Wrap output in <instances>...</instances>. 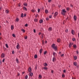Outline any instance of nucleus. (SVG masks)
Segmentation results:
<instances>
[{"label":"nucleus","instance_id":"obj_1","mask_svg":"<svg viewBox=\"0 0 79 79\" xmlns=\"http://www.w3.org/2000/svg\"><path fill=\"white\" fill-rule=\"evenodd\" d=\"M51 47L54 50H55V51H56L58 50V48H57V46H55V44H53L52 46Z\"/></svg>","mask_w":79,"mask_h":79},{"label":"nucleus","instance_id":"obj_2","mask_svg":"<svg viewBox=\"0 0 79 79\" xmlns=\"http://www.w3.org/2000/svg\"><path fill=\"white\" fill-rule=\"evenodd\" d=\"M66 13V11L65 10V9H62V11L61 12V14L63 16L65 15V14Z\"/></svg>","mask_w":79,"mask_h":79},{"label":"nucleus","instance_id":"obj_3","mask_svg":"<svg viewBox=\"0 0 79 79\" xmlns=\"http://www.w3.org/2000/svg\"><path fill=\"white\" fill-rule=\"evenodd\" d=\"M57 15H58V12H56L54 13V18H56V16H57Z\"/></svg>","mask_w":79,"mask_h":79},{"label":"nucleus","instance_id":"obj_4","mask_svg":"<svg viewBox=\"0 0 79 79\" xmlns=\"http://www.w3.org/2000/svg\"><path fill=\"white\" fill-rule=\"evenodd\" d=\"M5 53H2V54L1 55V57H2V58H4V57H5Z\"/></svg>","mask_w":79,"mask_h":79},{"label":"nucleus","instance_id":"obj_5","mask_svg":"<svg viewBox=\"0 0 79 79\" xmlns=\"http://www.w3.org/2000/svg\"><path fill=\"white\" fill-rule=\"evenodd\" d=\"M74 44L73 43H70L69 44V48H71V46H72V45H73Z\"/></svg>","mask_w":79,"mask_h":79},{"label":"nucleus","instance_id":"obj_6","mask_svg":"<svg viewBox=\"0 0 79 79\" xmlns=\"http://www.w3.org/2000/svg\"><path fill=\"white\" fill-rule=\"evenodd\" d=\"M20 45L18 43V45L16 46V48L17 49H19L20 48Z\"/></svg>","mask_w":79,"mask_h":79},{"label":"nucleus","instance_id":"obj_7","mask_svg":"<svg viewBox=\"0 0 79 79\" xmlns=\"http://www.w3.org/2000/svg\"><path fill=\"white\" fill-rule=\"evenodd\" d=\"M48 31H52V27H50L48 28Z\"/></svg>","mask_w":79,"mask_h":79},{"label":"nucleus","instance_id":"obj_8","mask_svg":"<svg viewBox=\"0 0 79 79\" xmlns=\"http://www.w3.org/2000/svg\"><path fill=\"white\" fill-rule=\"evenodd\" d=\"M33 75V73L30 72L29 73V76H31V77H32V76Z\"/></svg>","mask_w":79,"mask_h":79},{"label":"nucleus","instance_id":"obj_9","mask_svg":"<svg viewBox=\"0 0 79 79\" xmlns=\"http://www.w3.org/2000/svg\"><path fill=\"white\" fill-rule=\"evenodd\" d=\"M71 33H72V34L74 35V31L73 29L72 30Z\"/></svg>","mask_w":79,"mask_h":79},{"label":"nucleus","instance_id":"obj_10","mask_svg":"<svg viewBox=\"0 0 79 79\" xmlns=\"http://www.w3.org/2000/svg\"><path fill=\"white\" fill-rule=\"evenodd\" d=\"M55 61H56V58L55 57V56H54L52 59V61L54 62Z\"/></svg>","mask_w":79,"mask_h":79},{"label":"nucleus","instance_id":"obj_11","mask_svg":"<svg viewBox=\"0 0 79 79\" xmlns=\"http://www.w3.org/2000/svg\"><path fill=\"white\" fill-rule=\"evenodd\" d=\"M31 71H32V69H31V68L30 67L28 69V71L29 72H31Z\"/></svg>","mask_w":79,"mask_h":79},{"label":"nucleus","instance_id":"obj_12","mask_svg":"<svg viewBox=\"0 0 79 79\" xmlns=\"http://www.w3.org/2000/svg\"><path fill=\"white\" fill-rule=\"evenodd\" d=\"M23 10H25V11H27V8L25 7H23Z\"/></svg>","mask_w":79,"mask_h":79},{"label":"nucleus","instance_id":"obj_13","mask_svg":"<svg viewBox=\"0 0 79 79\" xmlns=\"http://www.w3.org/2000/svg\"><path fill=\"white\" fill-rule=\"evenodd\" d=\"M38 77L39 79H42V76H41V75H39Z\"/></svg>","mask_w":79,"mask_h":79},{"label":"nucleus","instance_id":"obj_14","mask_svg":"<svg viewBox=\"0 0 79 79\" xmlns=\"http://www.w3.org/2000/svg\"><path fill=\"white\" fill-rule=\"evenodd\" d=\"M43 20H42V19H41L39 21V23H43Z\"/></svg>","mask_w":79,"mask_h":79},{"label":"nucleus","instance_id":"obj_15","mask_svg":"<svg viewBox=\"0 0 79 79\" xmlns=\"http://www.w3.org/2000/svg\"><path fill=\"white\" fill-rule=\"evenodd\" d=\"M5 13H6L7 14H8V13H9V10H5Z\"/></svg>","mask_w":79,"mask_h":79},{"label":"nucleus","instance_id":"obj_16","mask_svg":"<svg viewBox=\"0 0 79 79\" xmlns=\"http://www.w3.org/2000/svg\"><path fill=\"white\" fill-rule=\"evenodd\" d=\"M11 30L13 31L14 29V27L13 25H11Z\"/></svg>","mask_w":79,"mask_h":79},{"label":"nucleus","instance_id":"obj_17","mask_svg":"<svg viewBox=\"0 0 79 79\" xmlns=\"http://www.w3.org/2000/svg\"><path fill=\"white\" fill-rule=\"evenodd\" d=\"M76 16L75 15H74V21H76V18H77Z\"/></svg>","mask_w":79,"mask_h":79},{"label":"nucleus","instance_id":"obj_18","mask_svg":"<svg viewBox=\"0 0 79 79\" xmlns=\"http://www.w3.org/2000/svg\"><path fill=\"white\" fill-rule=\"evenodd\" d=\"M53 56H56V53H55V52H53Z\"/></svg>","mask_w":79,"mask_h":79},{"label":"nucleus","instance_id":"obj_19","mask_svg":"<svg viewBox=\"0 0 79 79\" xmlns=\"http://www.w3.org/2000/svg\"><path fill=\"white\" fill-rule=\"evenodd\" d=\"M73 48H76L77 47V46H76V45H73Z\"/></svg>","mask_w":79,"mask_h":79},{"label":"nucleus","instance_id":"obj_20","mask_svg":"<svg viewBox=\"0 0 79 79\" xmlns=\"http://www.w3.org/2000/svg\"><path fill=\"white\" fill-rule=\"evenodd\" d=\"M34 21L35 22H37L38 20L37 19H34Z\"/></svg>","mask_w":79,"mask_h":79},{"label":"nucleus","instance_id":"obj_21","mask_svg":"<svg viewBox=\"0 0 79 79\" xmlns=\"http://www.w3.org/2000/svg\"><path fill=\"white\" fill-rule=\"evenodd\" d=\"M77 56H74V60H76V59H77Z\"/></svg>","mask_w":79,"mask_h":79},{"label":"nucleus","instance_id":"obj_22","mask_svg":"<svg viewBox=\"0 0 79 79\" xmlns=\"http://www.w3.org/2000/svg\"><path fill=\"white\" fill-rule=\"evenodd\" d=\"M16 60L17 62V63H19V60H18V59L17 58L16 59Z\"/></svg>","mask_w":79,"mask_h":79},{"label":"nucleus","instance_id":"obj_23","mask_svg":"<svg viewBox=\"0 0 79 79\" xmlns=\"http://www.w3.org/2000/svg\"><path fill=\"white\" fill-rule=\"evenodd\" d=\"M48 65V64H47V63H44V66H47Z\"/></svg>","mask_w":79,"mask_h":79},{"label":"nucleus","instance_id":"obj_24","mask_svg":"<svg viewBox=\"0 0 79 79\" xmlns=\"http://www.w3.org/2000/svg\"><path fill=\"white\" fill-rule=\"evenodd\" d=\"M57 42H60V39L59 38L57 39Z\"/></svg>","mask_w":79,"mask_h":79},{"label":"nucleus","instance_id":"obj_25","mask_svg":"<svg viewBox=\"0 0 79 79\" xmlns=\"http://www.w3.org/2000/svg\"><path fill=\"white\" fill-rule=\"evenodd\" d=\"M48 13V10H45V13L47 14Z\"/></svg>","mask_w":79,"mask_h":79},{"label":"nucleus","instance_id":"obj_26","mask_svg":"<svg viewBox=\"0 0 79 79\" xmlns=\"http://www.w3.org/2000/svg\"><path fill=\"white\" fill-rule=\"evenodd\" d=\"M70 8L69 7H67L66 8V10L67 11H69V10Z\"/></svg>","mask_w":79,"mask_h":79},{"label":"nucleus","instance_id":"obj_27","mask_svg":"<svg viewBox=\"0 0 79 79\" xmlns=\"http://www.w3.org/2000/svg\"><path fill=\"white\" fill-rule=\"evenodd\" d=\"M24 5L26 6H27V3H25L24 4Z\"/></svg>","mask_w":79,"mask_h":79},{"label":"nucleus","instance_id":"obj_28","mask_svg":"<svg viewBox=\"0 0 79 79\" xmlns=\"http://www.w3.org/2000/svg\"><path fill=\"white\" fill-rule=\"evenodd\" d=\"M73 64L74 65V66L77 65V64L76 63V62H74L73 63Z\"/></svg>","mask_w":79,"mask_h":79},{"label":"nucleus","instance_id":"obj_29","mask_svg":"<svg viewBox=\"0 0 79 79\" xmlns=\"http://www.w3.org/2000/svg\"><path fill=\"white\" fill-rule=\"evenodd\" d=\"M35 58H37V55H35L34 56Z\"/></svg>","mask_w":79,"mask_h":79},{"label":"nucleus","instance_id":"obj_30","mask_svg":"<svg viewBox=\"0 0 79 79\" xmlns=\"http://www.w3.org/2000/svg\"><path fill=\"white\" fill-rule=\"evenodd\" d=\"M42 52V49H41L40 50V53H41Z\"/></svg>","mask_w":79,"mask_h":79},{"label":"nucleus","instance_id":"obj_31","mask_svg":"<svg viewBox=\"0 0 79 79\" xmlns=\"http://www.w3.org/2000/svg\"><path fill=\"white\" fill-rule=\"evenodd\" d=\"M22 32H23L24 33L25 32V30H24V29H22Z\"/></svg>","mask_w":79,"mask_h":79},{"label":"nucleus","instance_id":"obj_32","mask_svg":"<svg viewBox=\"0 0 79 79\" xmlns=\"http://www.w3.org/2000/svg\"><path fill=\"white\" fill-rule=\"evenodd\" d=\"M28 77V76H27V75H26L25 77V79H27Z\"/></svg>","mask_w":79,"mask_h":79},{"label":"nucleus","instance_id":"obj_33","mask_svg":"<svg viewBox=\"0 0 79 79\" xmlns=\"http://www.w3.org/2000/svg\"><path fill=\"white\" fill-rule=\"evenodd\" d=\"M6 48H8V44H6Z\"/></svg>","mask_w":79,"mask_h":79},{"label":"nucleus","instance_id":"obj_34","mask_svg":"<svg viewBox=\"0 0 79 79\" xmlns=\"http://www.w3.org/2000/svg\"><path fill=\"white\" fill-rule=\"evenodd\" d=\"M46 21H48L49 20V18L48 17H47L46 19Z\"/></svg>","mask_w":79,"mask_h":79},{"label":"nucleus","instance_id":"obj_35","mask_svg":"<svg viewBox=\"0 0 79 79\" xmlns=\"http://www.w3.org/2000/svg\"><path fill=\"white\" fill-rule=\"evenodd\" d=\"M24 39H27V36H25Z\"/></svg>","mask_w":79,"mask_h":79},{"label":"nucleus","instance_id":"obj_36","mask_svg":"<svg viewBox=\"0 0 79 79\" xmlns=\"http://www.w3.org/2000/svg\"><path fill=\"white\" fill-rule=\"evenodd\" d=\"M62 77H65V75H64V74H62Z\"/></svg>","mask_w":79,"mask_h":79},{"label":"nucleus","instance_id":"obj_37","mask_svg":"<svg viewBox=\"0 0 79 79\" xmlns=\"http://www.w3.org/2000/svg\"><path fill=\"white\" fill-rule=\"evenodd\" d=\"M64 56V54H62L60 55V56H61V57Z\"/></svg>","mask_w":79,"mask_h":79},{"label":"nucleus","instance_id":"obj_38","mask_svg":"<svg viewBox=\"0 0 79 79\" xmlns=\"http://www.w3.org/2000/svg\"><path fill=\"white\" fill-rule=\"evenodd\" d=\"M21 16L22 18H23V14H22L21 15Z\"/></svg>","mask_w":79,"mask_h":79},{"label":"nucleus","instance_id":"obj_39","mask_svg":"<svg viewBox=\"0 0 79 79\" xmlns=\"http://www.w3.org/2000/svg\"><path fill=\"white\" fill-rule=\"evenodd\" d=\"M12 36L14 37H15V35L14 34H12Z\"/></svg>","mask_w":79,"mask_h":79},{"label":"nucleus","instance_id":"obj_40","mask_svg":"<svg viewBox=\"0 0 79 79\" xmlns=\"http://www.w3.org/2000/svg\"><path fill=\"white\" fill-rule=\"evenodd\" d=\"M40 9H38V13H39V12H40Z\"/></svg>","mask_w":79,"mask_h":79},{"label":"nucleus","instance_id":"obj_41","mask_svg":"<svg viewBox=\"0 0 79 79\" xmlns=\"http://www.w3.org/2000/svg\"><path fill=\"white\" fill-rule=\"evenodd\" d=\"M16 21H19V19L18 18H17L16 19Z\"/></svg>","mask_w":79,"mask_h":79},{"label":"nucleus","instance_id":"obj_42","mask_svg":"<svg viewBox=\"0 0 79 79\" xmlns=\"http://www.w3.org/2000/svg\"><path fill=\"white\" fill-rule=\"evenodd\" d=\"M28 26V25H27V24H26L25 25V27H27V26Z\"/></svg>","mask_w":79,"mask_h":79},{"label":"nucleus","instance_id":"obj_43","mask_svg":"<svg viewBox=\"0 0 79 79\" xmlns=\"http://www.w3.org/2000/svg\"><path fill=\"white\" fill-rule=\"evenodd\" d=\"M17 76H19V73H18Z\"/></svg>","mask_w":79,"mask_h":79},{"label":"nucleus","instance_id":"obj_44","mask_svg":"<svg viewBox=\"0 0 79 79\" xmlns=\"http://www.w3.org/2000/svg\"><path fill=\"white\" fill-rule=\"evenodd\" d=\"M44 69H46V70H47V67H44Z\"/></svg>","mask_w":79,"mask_h":79},{"label":"nucleus","instance_id":"obj_45","mask_svg":"<svg viewBox=\"0 0 79 79\" xmlns=\"http://www.w3.org/2000/svg\"><path fill=\"white\" fill-rule=\"evenodd\" d=\"M5 59H3L2 60V62L3 63L4 62V61H5Z\"/></svg>","mask_w":79,"mask_h":79},{"label":"nucleus","instance_id":"obj_46","mask_svg":"<svg viewBox=\"0 0 79 79\" xmlns=\"http://www.w3.org/2000/svg\"><path fill=\"white\" fill-rule=\"evenodd\" d=\"M2 64V61L0 60V64Z\"/></svg>","mask_w":79,"mask_h":79},{"label":"nucleus","instance_id":"obj_47","mask_svg":"<svg viewBox=\"0 0 79 79\" xmlns=\"http://www.w3.org/2000/svg\"><path fill=\"white\" fill-rule=\"evenodd\" d=\"M65 32H68V29L66 30Z\"/></svg>","mask_w":79,"mask_h":79},{"label":"nucleus","instance_id":"obj_48","mask_svg":"<svg viewBox=\"0 0 79 79\" xmlns=\"http://www.w3.org/2000/svg\"><path fill=\"white\" fill-rule=\"evenodd\" d=\"M31 11H32V12H34V11H35V10H34L32 9L31 10Z\"/></svg>","mask_w":79,"mask_h":79},{"label":"nucleus","instance_id":"obj_49","mask_svg":"<svg viewBox=\"0 0 79 79\" xmlns=\"http://www.w3.org/2000/svg\"><path fill=\"white\" fill-rule=\"evenodd\" d=\"M46 53H47V52H46V51H45V52H44V55H45V54H46Z\"/></svg>","mask_w":79,"mask_h":79},{"label":"nucleus","instance_id":"obj_50","mask_svg":"<svg viewBox=\"0 0 79 79\" xmlns=\"http://www.w3.org/2000/svg\"><path fill=\"white\" fill-rule=\"evenodd\" d=\"M72 40H73V41H75V39L74 38H73L72 39Z\"/></svg>","mask_w":79,"mask_h":79},{"label":"nucleus","instance_id":"obj_51","mask_svg":"<svg viewBox=\"0 0 79 79\" xmlns=\"http://www.w3.org/2000/svg\"><path fill=\"white\" fill-rule=\"evenodd\" d=\"M12 54H14V51H12Z\"/></svg>","mask_w":79,"mask_h":79},{"label":"nucleus","instance_id":"obj_52","mask_svg":"<svg viewBox=\"0 0 79 79\" xmlns=\"http://www.w3.org/2000/svg\"><path fill=\"white\" fill-rule=\"evenodd\" d=\"M76 53L77 54H79V52H78V51H77L76 52Z\"/></svg>","mask_w":79,"mask_h":79},{"label":"nucleus","instance_id":"obj_53","mask_svg":"<svg viewBox=\"0 0 79 79\" xmlns=\"http://www.w3.org/2000/svg\"><path fill=\"white\" fill-rule=\"evenodd\" d=\"M34 33H35V30H34Z\"/></svg>","mask_w":79,"mask_h":79},{"label":"nucleus","instance_id":"obj_54","mask_svg":"<svg viewBox=\"0 0 79 79\" xmlns=\"http://www.w3.org/2000/svg\"><path fill=\"white\" fill-rule=\"evenodd\" d=\"M70 6H71V7H73V5H72V4H70Z\"/></svg>","mask_w":79,"mask_h":79},{"label":"nucleus","instance_id":"obj_55","mask_svg":"<svg viewBox=\"0 0 79 79\" xmlns=\"http://www.w3.org/2000/svg\"><path fill=\"white\" fill-rule=\"evenodd\" d=\"M52 15H50V16H49V18H52Z\"/></svg>","mask_w":79,"mask_h":79},{"label":"nucleus","instance_id":"obj_56","mask_svg":"<svg viewBox=\"0 0 79 79\" xmlns=\"http://www.w3.org/2000/svg\"><path fill=\"white\" fill-rule=\"evenodd\" d=\"M63 72L64 73H65V72H66V70H64L63 71Z\"/></svg>","mask_w":79,"mask_h":79},{"label":"nucleus","instance_id":"obj_57","mask_svg":"<svg viewBox=\"0 0 79 79\" xmlns=\"http://www.w3.org/2000/svg\"><path fill=\"white\" fill-rule=\"evenodd\" d=\"M51 73H53V70H51Z\"/></svg>","mask_w":79,"mask_h":79},{"label":"nucleus","instance_id":"obj_58","mask_svg":"<svg viewBox=\"0 0 79 79\" xmlns=\"http://www.w3.org/2000/svg\"><path fill=\"white\" fill-rule=\"evenodd\" d=\"M72 79H76V78H75V77H73Z\"/></svg>","mask_w":79,"mask_h":79},{"label":"nucleus","instance_id":"obj_59","mask_svg":"<svg viewBox=\"0 0 79 79\" xmlns=\"http://www.w3.org/2000/svg\"><path fill=\"white\" fill-rule=\"evenodd\" d=\"M26 16V14H24V16Z\"/></svg>","mask_w":79,"mask_h":79},{"label":"nucleus","instance_id":"obj_60","mask_svg":"<svg viewBox=\"0 0 79 79\" xmlns=\"http://www.w3.org/2000/svg\"><path fill=\"white\" fill-rule=\"evenodd\" d=\"M41 36H42V37H44V34H42Z\"/></svg>","mask_w":79,"mask_h":79},{"label":"nucleus","instance_id":"obj_61","mask_svg":"<svg viewBox=\"0 0 79 79\" xmlns=\"http://www.w3.org/2000/svg\"><path fill=\"white\" fill-rule=\"evenodd\" d=\"M51 2V0H48V2Z\"/></svg>","mask_w":79,"mask_h":79},{"label":"nucleus","instance_id":"obj_62","mask_svg":"<svg viewBox=\"0 0 79 79\" xmlns=\"http://www.w3.org/2000/svg\"><path fill=\"white\" fill-rule=\"evenodd\" d=\"M40 34H41V33H40V32L39 34V35H40Z\"/></svg>","mask_w":79,"mask_h":79},{"label":"nucleus","instance_id":"obj_63","mask_svg":"<svg viewBox=\"0 0 79 79\" xmlns=\"http://www.w3.org/2000/svg\"><path fill=\"white\" fill-rule=\"evenodd\" d=\"M24 74V72H23L22 73V74Z\"/></svg>","mask_w":79,"mask_h":79},{"label":"nucleus","instance_id":"obj_64","mask_svg":"<svg viewBox=\"0 0 79 79\" xmlns=\"http://www.w3.org/2000/svg\"><path fill=\"white\" fill-rule=\"evenodd\" d=\"M78 37H79V33H78Z\"/></svg>","mask_w":79,"mask_h":79}]
</instances>
